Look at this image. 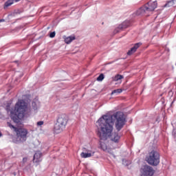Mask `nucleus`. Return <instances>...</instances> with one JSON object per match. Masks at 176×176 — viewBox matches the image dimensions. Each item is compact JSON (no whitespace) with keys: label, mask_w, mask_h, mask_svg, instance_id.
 <instances>
[{"label":"nucleus","mask_w":176,"mask_h":176,"mask_svg":"<svg viewBox=\"0 0 176 176\" xmlns=\"http://www.w3.org/2000/svg\"><path fill=\"white\" fill-rule=\"evenodd\" d=\"M113 118L116 121V129L117 131H120L126 124V118L124 113L122 111H118L113 114V116H103L98 120L99 126L100 127V132L98 133L99 138L101 141H107L109 137L113 142L118 143L120 140L119 133L113 131Z\"/></svg>","instance_id":"f257e3e1"},{"label":"nucleus","mask_w":176,"mask_h":176,"mask_svg":"<svg viewBox=\"0 0 176 176\" xmlns=\"http://www.w3.org/2000/svg\"><path fill=\"white\" fill-rule=\"evenodd\" d=\"M31 116V108L28 107L27 102L23 100H19L14 110L10 111V118L14 123H19L21 119H27Z\"/></svg>","instance_id":"f03ea898"},{"label":"nucleus","mask_w":176,"mask_h":176,"mask_svg":"<svg viewBox=\"0 0 176 176\" xmlns=\"http://www.w3.org/2000/svg\"><path fill=\"white\" fill-rule=\"evenodd\" d=\"M67 122L68 119H67V116H65V114L59 116L54 126L55 133H61V131L65 129Z\"/></svg>","instance_id":"7ed1b4c3"},{"label":"nucleus","mask_w":176,"mask_h":176,"mask_svg":"<svg viewBox=\"0 0 176 176\" xmlns=\"http://www.w3.org/2000/svg\"><path fill=\"white\" fill-rule=\"evenodd\" d=\"M146 162L151 166H158L160 163V154L156 150H152L146 157Z\"/></svg>","instance_id":"20e7f679"},{"label":"nucleus","mask_w":176,"mask_h":176,"mask_svg":"<svg viewBox=\"0 0 176 176\" xmlns=\"http://www.w3.org/2000/svg\"><path fill=\"white\" fill-rule=\"evenodd\" d=\"M15 132L16 133L17 141H19V142H25V141H27L28 130L24 128H19Z\"/></svg>","instance_id":"39448f33"},{"label":"nucleus","mask_w":176,"mask_h":176,"mask_svg":"<svg viewBox=\"0 0 176 176\" xmlns=\"http://www.w3.org/2000/svg\"><path fill=\"white\" fill-rule=\"evenodd\" d=\"M140 176H153L155 170L149 165L142 166L140 170Z\"/></svg>","instance_id":"423d86ee"},{"label":"nucleus","mask_w":176,"mask_h":176,"mask_svg":"<svg viewBox=\"0 0 176 176\" xmlns=\"http://www.w3.org/2000/svg\"><path fill=\"white\" fill-rule=\"evenodd\" d=\"M130 25H131V23L129 21H125L114 30L113 33L119 34V32H122L123 30H126V28H128V27H130Z\"/></svg>","instance_id":"0eeeda50"},{"label":"nucleus","mask_w":176,"mask_h":176,"mask_svg":"<svg viewBox=\"0 0 176 176\" xmlns=\"http://www.w3.org/2000/svg\"><path fill=\"white\" fill-rule=\"evenodd\" d=\"M144 6L148 13L149 12H153L157 8V1H149Z\"/></svg>","instance_id":"6e6552de"},{"label":"nucleus","mask_w":176,"mask_h":176,"mask_svg":"<svg viewBox=\"0 0 176 176\" xmlns=\"http://www.w3.org/2000/svg\"><path fill=\"white\" fill-rule=\"evenodd\" d=\"M136 16H149V12L145 6L139 8L135 13Z\"/></svg>","instance_id":"1a4fd4ad"},{"label":"nucleus","mask_w":176,"mask_h":176,"mask_svg":"<svg viewBox=\"0 0 176 176\" xmlns=\"http://www.w3.org/2000/svg\"><path fill=\"white\" fill-rule=\"evenodd\" d=\"M33 162L34 163H39V162H42V153L41 151H37L34 155Z\"/></svg>","instance_id":"9d476101"},{"label":"nucleus","mask_w":176,"mask_h":176,"mask_svg":"<svg viewBox=\"0 0 176 176\" xmlns=\"http://www.w3.org/2000/svg\"><path fill=\"white\" fill-rule=\"evenodd\" d=\"M142 43H137L134 45V46L131 48V50L127 52L128 56H131V54H134L137 52V49L141 46Z\"/></svg>","instance_id":"9b49d317"},{"label":"nucleus","mask_w":176,"mask_h":176,"mask_svg":"<svg viewBox=\"0 0 176 176\" xmlns=\"http://www.w3.org/2000/svg\"><path fill=\"white\" fill-rule=\"evenodd\" d=\"M32 107L34 111H36V109H38L39 107H41V102H39V100H34L32 103Z\"/></svg>","instance_id":"f8f14e48"},{"label":"nucleus","mask_w":176,"mask_h":176,"mask_svg":"<svg viewBox=\"0 0 176 176\" xmlns=\"http://www.w3.org/2000/svg\"><path fill=\"white\" fill-rule=\"evenodd\" d=\"M87 153L82 152L80 154L81 157H83L84 159H86L87 157H91V156H94V152L93 153H89V151H87Z\"/></svg>","instance_id":"ddd939ff"},{"label":"nucleus","mask_w":176,"mask_h":176,"mask_svg":"<svg viewBox=\"0 0 176 176\" xmlns=\"http://www.w3.org/2000/svg\"><path fill=\"white\" fill-rule=\"evenodd\" d=\"M123 78H124L123 76L117 74L114 76V78H113V80H114L115 82L120 81V83H122V79H123Z\"/></svg>","instance_id":"4468645a"},{"label":"nucleus","mask_w":176,"mask_h":176,"mask_svg":"<svg viewBox=\"0 0 176 176\" xmlns=\"http://www.w3.org/2000/svg\"><path fill=\"white\" fill-rule=\"evenodd\" d=\"M75 39H76L75 36H68L66 38H65V42L67 45H69V43H71V42H72V41H75Z\"/></svg>","instance_id":"2eb2a0df"},{"label":"nucleus","mask_w":176,"mask_h":176,"mask_svg":"<svg viewBox=\"0 0 176 176\" xmlns=\"http://www.w3.org/2000/svg\"><path fill=\"white\" fill-rule=\"evenodd\" d=\"M13 3H14V1H7L4 3L3 9H8V8H9V6H12V5H13Z\"/></svg>","instance_id":"dca6fc26"},{"label":"nucleus","mask_w":176,"mask_h":176,"mask_svg":"<svg viewBox=\"0 0 176 176\" xmlns=\"http://www.w3.org/2000/svg\"><path fill=\"white\" fill-rule=\"evenodd\" d=\"M122 91H123V89H114L111 92V96H113V94H120V93H122Z\"/></svg>","instance_id":"f3484780"},{"label":"nucleus","mask_w":176,"mask_h":176,"mask_svg":"<svg viewBox=\"0 0 176 176\" xmlns=\"http://www.w3.org/2000/svg\"><path fill=\"white\" fill-rule=\"evenodd\" d=\"M100 148L101 149H102V151H107L108 149V148L107 147V144L102 142H100Z\"/></svg>","instance_id":"a211bd4d"},{"label":"nucleus","mask_w":176,"mask_h":176,"mask_svg":"<svg viewBox=\"0 0 176 176\" xmlns=\"http://www.w3.org/2000/svg\"><path fill=\"white\" fill-rule=\"evenodd\" d=\"M164 6V8H170V6H174V1H168Z\"/></svg>","instance_id":"6ab92c4d"},{"label":"nucleus","mask_w":176,"mask_h":176,"mask_svg":"<svg viewBox=\"0 0 176 176\" xmlns=\"http://www.w3.org/2000/svg\"><path fill=\"white\" fill-rule=\"evenodd\" d=\"M7 124H8V127H10V129H13V130H14V131H16V130L19 129V128L13 126L10 122H7Z\"/></svg>","instance_id":"aec40b11"},{"label":"nucleus","mask_w":176,"mask_h":176,"mask_svg":"<svg viewBox=\"0 0 176 176\" xmlns=\"http://www.w3.org/2000/svg\"><path fill=\"white\" fill-rule=\"evenodd\" d=\"M104 74H101L98 76V77L97 78V80L98 82H102V80H104Z\"/></svg>","instance_id":"412c9836"},{"label":"nucleus","mask_w":176,"mask_h":176,"mask_svg":"<svg viewBox=\"0 0 176 176\" xmlns=\"http://www.w3.org/2000/svg\"><path fill=\"white\" fill-rule=\"evenodd\" d=\"M23 10H16L14 11L15 14H21V13H23Z\"/></svg>","instance_id":"4be33fe9"},{"label":"nucleus","mask_w":176,"mask_h":176,"mask_svg":"<svg viewBox=\"0 0 176 176\" xmlns=\"http://www.w3.org/2000/svg\"><path fill=\"white\" fill-rule=\"evenodd\" d=\"M56 36V32H52L50 34V38H54Z\"/></svg>","instance_id":"5701e85b"},{"label":"nucleus","mask_w":176,"mask_h":176,"mask_svg":"<svg viewBox=\"0 0 176 176\" xmlns=\"http://www.w3.org/2000/svg\"><path fill=\"white\" fill-rule=\"evenodd\" d=\"M43 124V121H39L37 122V126H42Z\"/></svg>","instance_id":"b1692460"},{"label":"nucleus","mask_w":176,"mask_h":176,"mask_svg":"<svg viewBox=\"0 0 176 176\" xmlns=\"http://www.w3.org/2000/svg\"><path fill=\"white\" fill-rule=\"evenodd\" d=\"M173 135L174 137V138L176 139V129H174L173 131Z\"/></svg>","instance_id":"393cba45"},{"label":"nucleus","mask_w":176,"mask_h":176,"mask_svg":"<svg viewBox=\"0 0 176 176\" xmlns=\"http://www.w3.org/2000/svg\"><path fill=\"white\" fill-rule=\"evenodd\" d=\"M23 162H27V158H25H25H23Z\"/></svg>","instance_id":"a878e982"},{"label":"nucleus","mask_w":176,"mask_h":176,"mask_svg":"<svg viewBox=\"0 0 176 176\" xmlns=\"http://www.w3.org/2000/svg\"><path fill=\"white\" fill-rule=\"evenodd\" d=\"M5 21V19H0V23H3Z\"/></svg>","instance_id":"bb28decb"},{"label":"nucleus","mask_w":176,"mask_h":176,"mask_svg":"<svg viewBox=\"0 0 176 176\" xmlns=\"http://www.w3.org/2000/svg\"><path fill=\"white\" fill-rule=\"evenodd\" d=\"M0 137H2V133L0 132Z\"/></svg>","instance_id":"cd10ccee"},{"label":"nucleus","mask_w":176,"mask_h":176,"mask_svg":"<svg viewBox=\"0 0 176 176\" xmlns=\"http://www.w3.org/2000/svg\"><path fill=\"white\" fill-rule=\"evenodd\" d=\"M170 1H175V0H170Z\"/></svg>","instance_id":"c85d7f7f"},{"label":"nucleus","mask_w":176,"mask_h":176,"mask_svg":"<svg viewBox=\"0 0 176 176\" xmlns=\"http://www.w3.org/2000/svg\"><path fill=\"white\" fill-rule=\"evenodd\" d=\"M15 1H19V0H15Z\"/></svg>","instance_id":"c756f323"}]
</instances>
